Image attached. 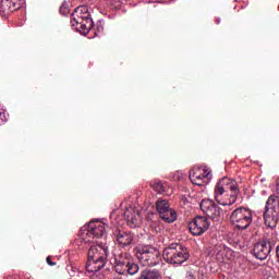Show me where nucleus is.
<instances>
[{
  "label": "nucleus",
  "instance_id": "7ed1b4c3",
  "mask_svg": "<svg viewBox=\"0 0 279 279\" xmlns=\"http://www.w3.org/2000/svg\"><path fill=\"white\" fill-rule=\"evenodd\" d=\"M71 25L76 27V31L81 34H88L93 29L94 22L88 12V7H77L71 14Z\"/></svg>",
  "mask_w": 279,
  "mask_h": 279
},
{
  "label": "nucleus",
  "instance_id": "9b49d317",
  "mask_svg": "<svg viewBox=\"0 0 279 279\" xmlns=\"http://www.w3.org/2000/svg\"><path fill=\"white\" fill-rule=\"evenodd\" d=\"M210 228V221L206 216H196L190 223L189 230L194 236H202Z\"/></svg>",
  "mask_w": 279,
  "mask_h": 279
},
{
  "label": "nucleus",
  "instance_id": "4be33fe9",
  "mask_svg": "<svg viewBox=\"0 0 279 279\" xmlns=\"http://www.w3.org/2000/svg\"><path fill=\"white\" fill-rule=\"evenodd\" d=\"M46 263H47L50 267L56 266V262L51 260V256H48V257L46 258Z\"/></svg>",
  "mask_w": 279,
  "mask_h": 279
},
{
  "label": "nucleus",
  "instance_id": "f3484780",
  "mask_svg": "<svg viewBox=\"0 0 279 279\" xmlns=\"http://www.w3.org/2000/svg\"><path fill=\"white\" fill-rule=\"evenodd\" d=\"M160 219H162V221H166V223H173V221H175V219H178V213H175L174 209L170 208L168 210H166L165 213H161V215H159Z\"/></svg>",
  "mask_w": 279,
  "mask_h": 279
},
{
  "label": "nucleus",
  "instance_id": "f257e3e1",
  "mask_svg": "<svg viewBox=\"0 0 279 279\" xmlns=\"http://www.w3.org/2000/svg\"><path fill=\"white\" fill-rule=\"evenodd\" d=\"M109 254L108 246H104L101 244H89L85 269L90 279H101L99 270L106 267Z\"/></svg>",
  "mask_w": 279,
  "mask_h": 279
},
{
  "label": "nucleus",
  "instance_id": "a211bd4d",
  "mask_svg": "<svg viewBox=\"0 0 279 279\" xmlns=\"http://www.w3.org/2000/svg\"><path fill=\"white\" fill-rule=\"evenodd\" d=\"M156 209H157L158 215H161V213L170 210L171 206L169 205V201H167V199H158L156 202Z\"/></svg>",
  "mask_w": 279,
  "mask_h": 279
},
{
  "label": "nucleus",
  "instance_id": "2eb2a0df",
  "mask_svg": "<svg viewBox=\"0 0 279 279\" xmlns=\"http://www.w3.org/2000/svg\"><path fill=\"white\" fill-rule=\"evenodd\" d=\"M116 241L120 247H131L132 243H134V233L118 231L116 232Z\"/></svg>",
  "mask_w": 279,
  "mask_h": 279
},
{
  "label": "nucleus",
  "instance_id": "ddd939ff",
  "mask_svg": "<svg viewBox=\"0 0 279 279\" xmlns=\"http://www.w3.org/2000/svg\"><path fill=\"white\" fill-rule=\"evenodd\" d=\"M190 180L196 186H204L210 180V172L206 168H193L190 170Z\"/></svg>",
  "mask_w": 279,
  "mask_h": 279
},
{
  "label": "nucleus",
  "instance_id": "5701e85b",
  "mask_svg": "<svg viewBox=\"0 0 279 279\" xmlns=\"http://www.w3.org/2000/svg\"><path fill=\"white\" fill-rule=\"evenodd\" d=\"M276 258L279 262V244L276 246Z\"/></svg>",
  "mask_w": 279,
  "mask_h": 279
},
{
  "label": "nucleus",
  "instance_id": "dca6fc26",
  "mask_svg": "<svg viewBox=\"0 0 279 279\" xmlns=\"http://www.w3.org/2000/svg\"><path fill=\"white\" fill-rule=\"evenodd\" d=\"M138 213L135 211L134 209H126L124 211V218L130 228H138Z\"/></svg>",
  "mask_w": 279,
  "mask_h": 279
},
{
  "label": "nucleus",
  "instance_id": "9d476101",
  "mask_svg": "<svg viewBox=\"0 0 279 279\" xmlns=\"http://www.w3.org/2000/svg\"><path fill=\"white\" fill-rule=\"evenodd\" d=\"M275 245L276 244L271 241L257 242L253 247V256L257 258V260H267V258L271 256Z\"/></svg>",
  "mask_w": 279,
  "mask_h": 279
},
{
  "label": "nucleus",
  "instance_id": "f03ea898",
  "mask_svg": "<svg viewBox=\"0 0 279 279\" xmlns=\"http://www.w3.org/2000/svg\"><path fill=\"white\" fill-rule=\"evenodd\" d=\"M238 195L236 181L226 177L218 181L214 190V197L220 206H232L236 202Z\"/></svg>",
  "mask_w": 279,
  "mask_h": 279
},
{
  "label": "nucleus",
  "instance_id": "423d86ee",
  "mask_svg": "<svg viewBox=\"0 0 279 279\" xmlns=\"http://www.w3.org/2000/svg\"><path fill=\"white\" fill-rule=\"evenodd\" d=\"M162 256L169 265H182V263H186V259L190 258L191 255L181 244L172 243L163 248Z\"/></svg>",
  "mask_w": 279,
  "mask_h": 279
},
{
  "label": "nucleus",
  "instance_id": "20e7f679",
  "mask_svg": "<svg viewBox=\"0 0 279 279\" xmlns=\"http://www.w3.org/2000/svg\"><path fill=\"white\" fill-rule=\"evenodd\" d=\"M109 263L112 265L116 274H119L120 276L125 274H129V276H136V272L141 269L138 264L131 263L128 258V254L123 252L114 253L109 259Z\"/></svg>",
  "mask_w": 279,
  "mask_h": 279
},
{
  "label": "nucleus",
  "instance_id": "4468645a",
  "mask_svg": "<svg viewBox=\"0 0 279 279\" xmlns=\"http://www.w3.org/2000/svg\"><path fill=\"white\" fill-rule=\"evenodd\" d=\"M25 0H1L0 2V14L2 16H10L12 12L21 10Z\"/></svg>",
  "mask_w": 279,
  "mask_h": 279
},
{
  "label": "nucleus",
  "instance_id": "f8f14e48",
  "mask_svg": "<svg viewBox=\"0 0 279 279\" xmlns=\"http://www.w3.org/2000/svg\"><path fill=\"white\" fill-rule=\"evenodd\" d=\"M201 210L213 219V221H219L221 219V207L213 199H203L201 202Z\"/></svg>",
  "mask_w": 279,
  "mask_h": 279
},
{
  "label": "nucleus",
  "instance_id": "b1692460",
  "mask_svg": "<svg viewBox=\"0 0 279 279\" xmlns=\"http://www.w3.org/2000/svg\"><path fill=\"white\" fill-rule=\"evenodd\" d=\"M277 193L279 194V179L277 180Z\"/></svg>",
  "mask_w": 279,
  "mask_h": 279
},
{
  "label": "nucleus",
  "instance_id": "393cba45",
  "mask_svg": "<svg viewBox=\"0 0 279 279\" xmlns=\"http://www.w3.org/2000/svg\"><path fill=\"white\" fill-rule=\"evenodd\" d=\"M60 12L62 13V8H60Z\"/></svg>",
  "mask_w": 279,
  "mask_h": 279
},
{
  "label": "nucleus",
  "instance_id": "6ab92c4d",
  "mask_svg": "<svg viewBox=\"0 0 279 279\" xmlns=\"http://www.w3.org/2000/svg\"><path fill=\"white\" fill-rule=\"evenodd\" d=\"M150 186L156 191V193H159V195H161V193H165V185H162V181L160 180H153L150 182Z\"/></svg>",
  "mask_w": 279,
  "mask_h": 279
},
{
  "label": "nucleus",
  "instance_id": "39448f33",
  "mask_svg": "<svg viewBox=\"0 0 279 279\" xmlns=\"http://www.w3.org/2000/svg\"><path fill=\"white\" fill-rule=\"evenodd\" d=\"M133 252L143 267H156L160 265V251L156 246L138 245Z\"/></svg>",
  "mask_w": 279,
  "mask_h": 279
},
{
  "label": "nucleus",
  "instance_id": "412c9836",
  "mask_svg": "<svg viewBox=\"0 0 279 279\" xmlns=\"http://www.w3.org/2000/svg\"><path fill=\"white\" fill-rule=\"evenodd\" d=\"M185 279H197V278L195 277V274H193V271H187L185 274Z\"/></svg>",
  "mask_w": 279,
  "mask_h": 279
},
{
  "label": "nucleus",
  "instance_id": "aec40b11",
  "mask_svg": "<svg viewBox=\"0 0 279 279\" xmlns=\"http://www.w3.org/2000/svg\"><path fill=\"white\" fill-rule=\"evenodd\" d=\"M7 121H8V118L5 117V111L0 110V125H4Z\"/></svg>",
  "mask_w": 279,
  "mask_h": 279
},
{
  "label": "nucleus",
  "instance_id": "6e6552de",
  "mask_svg": "<svg viewBox=\"0 0 279 279\" xmlns=\"http://www.w3.org/2000/svg\"><path fill=\"white\" fill-rule=\"evenodd\" d=\"M279 221V197L270 195L266 202L264 223L267 228H276Z\"/></svg>",
  "mask_w": 279,
  "mask_h": 279
},
{
  "label": "nucleus",
  "instance_id": "0eeeda50",
  "mask_svg": "<svg viewBox=\"0 0 279 279\" xmlns=\"http://www.w3.org/2000/svg\"><path fill=\"white\" fill-rule=\"evenodd\" d=\"M82 230L86 232L82 238L85 244H97V241L106 234V225L99 221H90L88 225H85Z\"/></svg>",
  "mask_w": 279,
  "mask_h": 279
},
{
  "label": "nucleus",
  "instance_id": "1a4fd4ad",
  "mask_svg": "<svg viewBox=\"0 0 279 279\" xmlns=\"http://www.w3.org/2000/svg\"><path fill=\"white\" fill-rule=\"evenodd\" d=\"M230 221L238 230H247L254 221V214L250 208L239 207L231 213Z\"/></svg>",
  "mask_w": 279,
  "mask_h": 279
}]
</instances>
